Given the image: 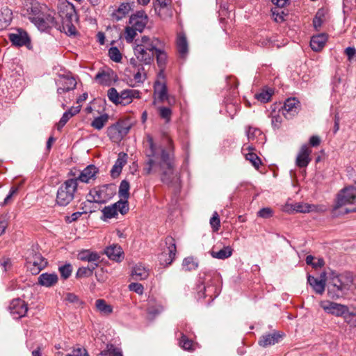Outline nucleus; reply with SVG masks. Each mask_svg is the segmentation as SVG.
<instances>
[{"instance_id": "obj_11", "label": "nucleus", "mask_w": 356, "mask_h": 356, "mask_svg": "<svg viewBox=\"0 0 356 356\" xmlns=\"http://www.w3.org/2000/svg\"><path fill=\"white\" fill-rule=\"evenodd\" d=\"M166 250L159 255V261L161 265L168 266L170 265L175 258L177 252V246L175 240L170 236H168L165 239Z\"/></svg>"}, {"instance_id": "obj_35", "label": "nucleus", "mask_w": 356, "mask_h": 356, "mask_svg": "<svg viewBox=\"0 0 356 356\" xmlns=\"http://www.w3.org/2000/svg\"><path fill=\"white\" fill-rule=\"evenodd\" d=\"M12 11L8 8L0 10V29L7 27L12 21Z\"/></svg>"}, {"instance_id": "obj_17", "label": "nucleus", "mask_w": 356, "mask_h": 356, "mask_svg": "<svg viewBox=\"0 0 356 356\" xmlns=\"http://www.w3.org/2000/svg\"><path fill=\"white\" fill-rule=\"evenodd\" d=\"M284 336V332L274 330L272 333L261 335L259 339L258 343L259 346L266 348L280 343Z\"/></svg>"}, {"instance_id": "obj_24", "label": "nucleus", "mask_w": 356, "mask_h": 356, "mask_svg": "<svg viewBox=\"0 0 356 356\" xmlns=\"http://www.w3.org/2000/svg\"><path fill=\"white\" fill-rule=\"evenodd\" d=\"M321 279L318 280L312 275L307 276V282L309 285L313 288L314 291L318 294H323L325 288V273L321 275Z\"/></svg>"}, {"instance_id": "obj_57", "label": "nucleus", "mask_w": 356, "mask_h": 356, "mask_svg": "<svg viewBox=\"0 0 356 356\" xmlns=\"http://www.w3.org/2000/svg\"><path fill=\"white\" fill-rule=\"evenodd\" d=\"M136 31H138V29H135L134 27L131 26L126 27V40L127 42H131L134 39L137 35Z\"/></svg>"}, {"instance_id": "obj_15", "label": "nucleus", "mask_w": 356, "mask_h": 356, "mask_svg": "<svg viewBox=\"0 0 356 356\" xmlns=\"http://www.w3.org/2000/svg\"><path fill=\"white\" fill-rule=\"evenodd\" d=\"M300 110V102L296 98L287 99L284 106L279 110L285 118L289 120L296 115Z\"/></svg>"}, {"instance_id": "obj_50", "label": "nucleus", "mask_w": 356, "mask_h": 356, "mask_svg": "<svg viewBox=\"0 0 356 356\" xmlns=\"http://www.w3.org/2000/svg\"><path fill=\"white\" fill-rule=\"evenodd\" d=\"M245 159L248 160L256 169H259L261 164V159L254 152L247 153L245 154Z\"/></svg>"}, {"instance_id": "obj_20", "label": "nucleus", "mask_w": 356, "mask_h": 356, "mask_svg": "<svg viewBox=\"0 0 356 356\" xmlns=\"http://www.w3.org/2000/svg\"><path fill=\"white\" fill-rule=\"evenodd\" d=\"M56 84L58 86V93L62 94L74 90L76 86V81L72 76L63 75L59 76L56 81Z\"/></svg>"}, {"instance_id": "obj_39", "label": "nucleus", "mask_w": 356, "mask_h": 356, "mask_svg": "<svg viewBox=\"0 0 356 356\" xmlns=\"http://www.w3.org/2000/svg\"><path fill=\"white\" fill-rule=\"evenodd\" d=\"M232 252L233 250L230 246H226L219 251L212 250L211 252V254L213 258L218 259H225L232 256Z\"/></svg>"}, {"instance_id": "obj_53", "label": "nucleus", "mask_w": 356, "mask_h": 356, "mask_svg": "<svg viewBox=\"0 0 356 356\" xmlns=\"http://www.w3.org/2000/svg\"><path fill=\"white\" fill-rule=\"evenodd\" d=\"M117 211H119L121 214L124 215L129 211V204L127 200H120L115 202Z\"/></svg>"}, {"instance_id": "obj_26", "label": "nucleus", "mask_w": 356, "mask_h": 356, "mask_svg": "<svg viewBox=\"0 0 356 356\" xmlns=\"http://www.w3.org/2000/svg\"><path fill=\"white\" fill-rule=\"evenodd\" d=\"M90 113L92 114L93 120L90 122V126L95 129L98 131L102 130L108 122L109 115L106 113H101L98 115H95L92 112V108L90 107Z\"/></svg>"}, {"instance_id": "obj_47", "label": "nucleus", "mask_w": 356, "mask_h": 356, "mask_svg": "<svg viewBox=\"0 0 356 356\" xmlns=\"http://www.w3.org/2000/svg\"><path fill=\"white\" fill-rule=\"evenodd\" d=\"M72 266L70 264H65L58 267V271L63 279L67 280L69 278L72 273Z\"/></svg>"}, {"instance_id": "obj_9", "label": "nucleus", "mask_w": 356, "mask_h": 356, "mask_svg": "<svg viewBox=\"0 0 356 356\" xmlns=\"http://www.w3.org/2000/svg\"><path fill=\"white\" fill-rule=\"evenodd\" d=\"M129 129L130 127L127 122L118 120L108 127L106 134L113 142L118 143L129 133Z\"/></svg>"}, {"instance_id": "obj_38", "label": "nucleus", "mask_w": 356, "mask_h": 356, "mask_svg": "<svg viewBox=\"0 0 356 356\" xmlns=\"http://www.w3.org/2000/svg\"><path fill=\"white\" fill-rule=\"evenodd\" d=\"M97 356H123L121 350L113 344L108 343L106 349L99 353Z\"/></svg>"}, {"instance_id": "obj_37", "label": "nucleus", "mask_w": 356, "mask_h": 356, "mask_svg": "<svg viewBox=\"0 0 356 356\" xmlns=\"http://www.w3.org/2000/svg\"><path fill=\"white\" fill-rule=\"evenodd\" d=\"M162 42L157 38H153L150 42L146 44H137L136 46H141L144 49L154 53L157 49L162 47Z\"/></svg>"}, {"instance_id": "obj_49", "label": "nucleus", "mask_w": 356, "mask_h": 356, "mask_svg": "<svg viewBox=\"0 0 356 356\" xmlns=\"http://www.w3.org/2000/svg\"><path fill=\"white\" fill-rule=\"evenodd\" d=\"M102 213L106 218H112L118 215L116 204H113L111 206L105 207L102 209Z\"/></svg>"}, {"instance_id": "obj_59", "label": "nucleus", "mask_w": 356, "mask_h": 356, "mask_svg": "<svg viewBox=\"0 0 356 356\" xmlns=\"http://www.w3.org/2000/svg\"><path fill=\"white\" fill-rule=\"evenodd\" d=\"M273 211L272 209L269 207H265L261 209H260L258 213L257 216L259 217L263 218H269L273 216Z\"/></svg>"}, {"instance_id": "obj_60", "label": "nucleus", "mask_w": 356, "mask_h": 356, "mask_svg": "<svg viewBox=\"0 0 356 356\" xmlns=\"http://www.w3.org/2000/svg\"><path fill=\"white\" fill-rule=\"evenodd\" d=\"M129 289L130 291H134L139 295L143 293L144 287L140 283L133 282L129 285Z\"/></svg>"}, {"instance_id": "obj_62", "label": "nucleus", "mask_w": 356, "mask_h": 356, "mask_svg": "<svg viewBox=\"0 0 356 356\" xmlns=\"http://www.w3.org/2000/svg\"><path fill=\"white\" fill-rule=\"evenodd\" d=\"M171 1L172 0H156L154 3L155 11H157L158 8L159 7H161V8H166V6L171 3Z\"/></svg>"}, {"instance_id": "obj_32", "label": "nucleus", "mask_w": 356, "mask_h": 356, "mask_svg": "<svg viewBox=\"0 0 356 356\" xmlns=\"http://www.w3.org/2000/svg\"><path fill=\"white\" fill-rule=\"evenodd\" d=\"M158 67L160 69V74L163 73L168 60L166 52L160 47L154 53Z\"/></svg>"}, {"instance_id": "obj_42", "label": "nucleus", "mask_w": 356, "mask_h": 356, "mask_svg": "<svg viewBox=\"0 0 356 356\" xmlns=\"http://www.w3.org/2000/svg\"><path fill=\"white\" fill-rule=\"evenodd\" d=\"M316 206L307 204L302 203H296L293 205H291V208L293 211L300 213H307L316 210Z\"/></svg>"}, {"instance_id": "obj_44", "label": "nucleus", "mask_w": 356, "mask_h": 356, "mask_svg": "<svg viewBox=\"0 0 356 356\" xmlns=\"http://www.w3.org/2000/svg\"><path fill=\"white\" fill-rule=\"evenodd\" d=\"M273 94L271 89L262 90L261 92L254 95L255 99L261 102L266 103L270 100V98Z\"/></svg>"}, {"instance_id": "obj_29", "label": "nucleus", "mask_w": 356, "mask_h": 356, "mask_svg": "<svg viewBox=\"0 0 356 356\" xmlns=\"http://www.w3.org/2000/svg\"><path fill=\"white\" fill-rule=\"evenodd\" d=\"M58 280L57 274L44 273L38 277V284L46 287L54 286Z\"/></svg>"}, {"instance_id": "obj_64", "label": "nucleus", "mask_w": 356, "mask_h": 356, "mask_svg": "<svg viewBox=\"0 0 356 356\" xmlns=\"http://www.w3.org/2000/svg\"><path fill=\"white\" fill-rule=\"evenodd\" d=\"M71 353L72 356H88L87 350L83 348H74Z\"/></svg>"}, {"instance_id": "obj_40", "label": "nucleus", "mask_w": 356, "mask_h": 356, "mask_svg": "<svg viewBox=\"0 0 356 356\" xmlns=\"http://www.w3.org/2000/svg\"><path fill=\"white\" fill-rule=\"evenodd\" d=\"M248 139L250 142H257L259 138H263V134L259 129L249 127L246 131Z\"/></svg>"}, {"instance_id": "obj_54", "label": "nucleus", "mask_w": 356, "mask_h": 356, "mask_svg": "<svg viewBox=\"0 0 356 356\" xmlns=\"http://www.w3.org/2000/svg\"><path fill=\"white\" fill-rule=\"evenodd\" d=\"M210 225L213 232H218L220 226V220L219 215L216 211L213 214V216L210 219Z\"/></svg>"}, {"instance_id": "obj_19", "label": "nucleus", "mask_w": 356, "mask_h": 356, "mask_svg": "<svg viewBox=\"0 0 356 356\" xmlns=\"http://www.w3.org/2000/svg\"><path fill=\"white\" fill-rule=\"evenodd\" d=\"M108 186L104 185L95 187L90 191V195L93 198V202L99 204H104L111 198L113 193L108 192Z\"/></svg>"}, {"instance_id": "obj_46", "label": "nucleus", "mask_w": 356, "mask_h": 356, "mask_svg": "<svg viewBox=\"0 0 356 356\" xmlns=\"http://www.w3.org/2000/svg\"><path fill=\"white\" fill-rule=\"evenodd\" d=\"M325 19V12L323 9H318L313 19V25L315 29L318 30L323 24Z\"/></svg>"}, {"instance_id": "obj_34", "label": "nucleus", "mask_w": 356, "mask_h": 356, "mask_svg": "<svg viewBox=\"0 0 356 356\" xmlns=\"http://www.w3.org/2000/svg\"><path fill=\"white\" fill-rule=\"evenodd\" d=\"M154 93L158 95L159 102L163 103L164 98L168 94V88L165 83L156 81L154 85Z\"/></svg>"}, {"instance_id": "obj_18", "label": "nucleus", "mask_w": 356, "mask_h": 356, "mask_svg": "<svg viewBox=\"0 0 356 356\" xmlns=\"http://www.w3.org/2000/svg\"><path fill=\"white\" fill-rule=\"evenodd\" d=\"M148 22V16L143 10H138L129 17V24L141 33Z\"/></svg>"}, {"instance_id": "obj_41", "label": "nucleus", "mask_w": 356, "mask_h": 356, "mask_svg": "<svg viewBox=\"0 0 356 356\" xmlns=\"http://www.w3.org/2000/svg\"><path fill=\"white\" fill-rule=\"evenodd\" d=\"M129 189H130L129 182L126 179L122 180L119 186V191H118L119 196L124 200H128L130 196Z\"/></svg>"}, {"instance_id": "obj_16", "label": "nucleus", "mask_w": 356, "mask_h": 356, "mask_svg": "<svg viewBox=\"0 0 356 356\" xmlns=\"http://www.w3.org/2000/svg\"><path fill=\"white\" fill-rule=\"evenodd\" d=\"M8 37L15 46H26L29 47L31 44V39L27 32L22 29H17L14 33H9Z\"/></svg>"}, {"instance_id": "obj_7", "label": "nucleus", "mask_w": 356, "mask_h": 356, "mask_svg": "<svg viewBox=\"0 0 356 356\" xmlns=\"http://www.w3.org/2000/svg\"><path fill=\"white\" fill-rule=\"evenodd\" d=\"M77 184L76 179H68L60 186L56 194V203L59 206L65 207L69 204L74 197Z\"/></svg>"}, {"instance_id": "obj_6", "label": "nucleus", "mask_w": 356, "mask_h": 356, "mask_svg": "<svg viewBox=\"0 0 356 356\" xmlns=\"http://www.w3.org/2000/svg\"><path fill=\"white\" fill-rule=\"evenodd\" d=\"M199 282L197 286L198 299L209 296L210 300H213L218 296V292L213 284V276L211 273H204L203 275L200 274Z\"/></svg>"}, {"instance_id": "obj_10", "label": "nucleus", "mask_w": 356, "mask_h": 356, "mask_svg": "<svg viewBox=\"0 0 356 356\" xmlns=\"http://www.w3.org/2000/svg\"><path fill=\"white\" fill-rule=\"evenodd\" d=\"M47 265V260L40 253L31 251L26 258V267L33 275H38Z\"/></svg>"}, {"instance_id": "obj_61", "label": "nucleus", "mask_w": 356, "mask_h": 356, "mask_svg": "<svg viewBox=\"0 0 356 356\" xmlns=\"http://www.w3.org/2000/svg\"><path fill=\"white\" fill-rule=\"evenodd\" d=\"M17 191H18L17 187H15V186L12 187L10 190L9 194L4 199V201H3V204H1V206L8 204L11 202L12 197L14 195H15L17 193Z\"/></svg>"}, {"instance_id": "obj_2", "label": "nucleus", "mask_w": 356, "mask_h": 356, "mask_svg": "<svg viewBox=\"0 0 356 356\" xmlns=\"http://www.w3.org/2000/svg\"><path fill=\"white\" fill-rule=\"evenodd\" d=\"M22 12V15L42 31H47L57 26L54 10L36 0L26 1Z\"/></svg>"}, {"instance_id": "obj_21", "label": "nucleus", "mask_w": 356, "mask_h": 356, "mask_svg": "<svg viewBox=\"0 0 356 356\" xmlns=\"http://www.w3.org/2000/svg\"><path fill=\"white\" fill-rule=\"evenodd\" d=\"M312 149L307 145H302L298 153L296 165L299 168H306L312 161Z\"/></svg>"}, {"instance_id": "obj_3", "label": "nucleus", "mask_w": 356, "mask_h": 356, "mask_svg": "<svg viewBox=\"0 0 356 356\" xmlns=\"http://www.w3.org/2000/svg\"><path fill=\"white\" fill-rule=\"evenodd\" d=\"M58 14L60 18L61 24L57 23L55 28L67 35H75L76 31L74 22L77 20V17L74 5L67 0H59Z\"/></svg>"}, {"instance_id": "obj_56", "label": "nucleus", "mask_w": 356, "mask_h": 356, "mask_svg": "<svg viewBox=\"0 0 356 356\" xmlns=\"http://www.w3.org/2000/svg\"><path fill=\"white\" fill-rule=\"evenodd\" d=\"M343 318L351 326H356V314L350 312L349 309L347 310V314H345Z\"/></svg>"}, {"instance_id": "obj_8", "label": "nucleus", "mask_w": 356, "mask_h": 356, "mask_svg": "<svg viewBox=\"0 0 356 356\" xmlns=\"http://www.w3.org/2000/svg\"><path fill=\"white\" fill-rule=\"evenodd\" d=\"M356 202V187L350 186L341 189L337 194L332 211L346 204H353Z\"/></svg>"}, {"instance_id": "obj_27", "label": "nucleus", "mask_w": 356, "mask_h": 356, "mask_svg": "<svg viewBox=\"0 0 356 356\" xmlns=\"http://www.w3.org/2000/svg\"><path fill=\"white\" fill-rule=\"evenodd\" d=\"M127 162V154L124 152H120L118 157L111 170V176L113 178H117L121 173L123 167Z\"/></svg>"}, {"instance_id": "obj_25", "label": "nucleus", "mask_w": 356, "mask_h": 356, "mask_svg": "<svg viewBox=\"0 0 356 356\" xmlns=\"http://www.w3.org/2000/svg\"><path fill=\"white\" fill-rule=\"evenodd\" d=\"M104 252L113 261L121 262L124 259V252L119 245L107 247Z\"/></svg>"}, {"instance_id": "obj_12", "label": "nucleus", "mask_w": 356, "mask_h": 356, "mask_svg": "<svg viewBox=\"0 0 356 356\" xmlns=\"http://www.w3.org/2000/svg\"><path fill=\"white\" fill-rule=\"evenodd\" d=\"M320 306L327 314L334 315L338 317H343L347 314L348 307L344 305L331 302L329 300H323L320 302Z\"/></svg>"}, {"instance_id": "obj_52", "label": "nucleus", "mask_w": 356, "mask_h": 356, "mask_svg": "<svg viewBox=\"0 0 356 356\" xmlns=\"http://www.w3.org/2000/svg\"><path fill=\"white\" fill-rule=\"evenodd\" d=\"M108 56L112 60L116 63H119L122 60V54L116 47H113L109 49Z\"/></svg>"}, {"instance_id": "obj_48", "label": "nucleus", "mask_w": 356, "mask_h": 356, "mask_svg": "<svg viewBox=\"0 0 356 356\" xmlns=\"http://www.w3.org/2000/svg\"><path fill=\"white\" fill-rule=\"evenodd\" d=\"M159 115L161 118L165 120V122H169L172 114V110L169 107L160 106L158 108Z\"/></svg>"}, {"instance_id": "obj_22", "label": "nucleus", "mask_w": 356, "mask_h": 356, "mask_svg": "<svg viewBox=\"0 0 356 356\" xmlns=\"http://www.w3.org/2000/svg\"><path fill=\"white\" fill-rule=\"evenodd\" d=\"M133 6L134 3H122L119 7L114 10L113 12L111 14V19L115 22H118L122 19L133 9Z\"/></svg>"}, {"instance_id": "obj_13", "label": "nucleus", "mask_w": 356, "mask_h": 356, "mask_svg": "<svg viewBox=\"0 0 356 356\" xmlns=\"http://www.w3.org/2000/svg\"><path fill=\"white\" fill-rule=\"evenodd\" d=\"M8 310L14 318L19 319L27 313L28 305L24 300L15 298L10 302Z\"/></svg>"}, {"instance_id": "obj_63", "label": "nucleus", "mask_w": 356, "mask_h": 356, "mask_svg": "<svg viewBox=\"0 0 356 356\" xmlns=\"http://www.w3.org/2000/svg\"><path fill=\"white\" fill-rule=\"evenodd\" d=\"M95 275L99 282H104L106 278V275L102 268H99L97 267H95Z\"/></svg>"}, {"instance_id": "obj_5", "label": "nucleus", "mask_w": 356, "mask_h": 356, "mask_svg": "<svg viewBox=\"0 0 356 356\" xmlns=\"http://www.w3.org/2000/svg\"><path fill=\"white\" fill-rule=\"evenodd\" d=\"M107 97L115 105L126 106L131 104L135 98H140V92L134 89L123 90L118 92L115 88H110L107 91Z\"/></svg>"}, {"instance_id": "obj_31", "label": "nucleus", "mask_w": 356, "mask_h": 356, "mask_svg": "<svg viewBox=\"0 0 356 356\" xmlns=\"http://www.w3.org/2000/svg\"><path fill=\"white\" fill-rule=\"evenodd\" d=\"M95 309L103 316H109L113 312V307L104 299H98L95 302Z\"/></svg>"}, {"instance_id": "obj_33", "label": "nucleus", "mask_w": 356, "mask_h": 356, "mask_svg": "<svg viewBox=\"0 0 356 356\" xmlns=\"http://www.w3.org/2000/svg\"><path fill=\"white\" fill-rule=\"evenodd\" d=\"M177 49L181 57H185L188 51V42L184 34L179 33L177 39Z\"/></svg>"}, {"instance_id": "obj_36", "label": "nucleus", "mask_w": 356, "mask_h": 356, "mask_svg": "<svg viewBox=\"0 0 356 356\" xmlns=\"http://www.w3.org/2000/svg\"><path fill=\"white\" fill-rule=\"evenodd\" d=\"M70 174L75 177L74 179H76V184L78 181L83 183L89 182V165H87L82 171L75 170V172H73L71 170Z\"/></svg>"}, {"instance_id": "obj_28", "label": "nucleus", "mask_w": 356, "mask_h": 356, "mask_svg": "<svg viewBox=\"0 0 356 356\" xmlns=\"http://www.w3.org/2000/svg\"><path fill=\"white\" fill-rule=\"evenodd\" d=\"M327 40V35L325 33H320L312 37L310 40V47L314 51H320L323 49Z\"/></svg>"}, {"instance_id": "obj_51", "label": "nucleus", "mask_w": 356, "mask_h": 356, "mask_svg": "<svg viewBox=\"0 0 356 356\" xmlns=\"http://www.w3.org/2000/svg\"><path fill=\"white\" fill-rule=\"evenodd\" d=\"M156 12L157 13L158 15L163 20L171 18L172 16V10L169 7V6H167L166 8H161V7H159Z\"/></svg>"}, {"instance_id": "obj_43", "label": "nucleus", "mask_w": 356, "mask_h": 356, "mask_svg": "<svg viewBox=\"0 0 356 356\" xmlns=\"http://www.w3.org/2000/svg\"><path fill=\"white\" fill-rule=\"evenodd\" d=\"M182 266L185 270L192 271L197 268L198 262L193 257H188L184 259Z\"/></svg>"}, {"instance_id": "obj_23", "label": "nucleus", "mask_w": 356, "mask_h": 356, "mask_svg": "<svg viewBox=\"0 0 356 356\" xmlns=\"http://www.w3.org/2000/svg\"><path fill=\"white\" fill-rule=\"evenodd\" d=\"M134 56H137V59H139L142 65H151L154 60V54L149 52L141 46H136L134 49Z\"/></svg>"}, {"instance_id": "obj_4", "label": "nucleus", "mask_w": 356, "mask_h": 356, "mask_svg": "<svg viewBox=\"0 0 356 356\" xmlns=\"http://www.w3.org/2000/svg\"><path fill=\"white\" fill-rule=\"evenodd\" d=\"M327 285V296L332 299H338L343 297L350 289L353 282V275L349 272L341 274L332 273Z\"/></svg>"}, {"instance_id": "obj_45", "label": "nucleus", "mask_w": 356, "mask_h": 356, "mask_svg": "<svg viewBox=\"0 0 356 356\" xmlns=\"http://www.w3.org/2000/svg\"><path fill=\"white\" fill-rule=\"evenodd\" d=\"M179 344L184 350H193V341L191 339H188V337L184 333L181 334Z\"/></svg>"}, {"instance_id": "obj_1", "label": "nucleus", "mask_w": 356, "mask_h": 356, "mask_svg": "<svg viewBox=\"0 0 356 356\" xmlns=\"http://www.w3.org/2000/svg\"><path fill=\"white\" fill-rule=\"evenodd\" d=\"M148 142L149 148L146 151L148 160L143 167V173L146 175L159 173L161 181L165 184L170 185L174 179L175 169L172 141L170 138L167 139L168 148L161 149L160 154L156 153L153 139L149 138Z\"/></svg>"}, {"instance_id": "obj_14", "label": "nucleus", "mask_w": 356, "mask_h": 356, "mask_svg": "<svg viewBox=\"0 0 356 356\" xmlns=\"http://www.w3.org/2000/svg\"><path fill=\"white\" fill-rule=\"evenodd\" d=\"M118 79L116 73L111 68L99 71L95 76V81L102 86H110Z\"/></svg>"}, {"instance_id": "obj_30", "label": "nucleus", "mask_w": 356, "mask_h": 356, "mask_svg": "<svg viewBox=\"0 0 356 356\" xmlns=\"http://www.w3.org/2000/svg\"><path fill=\"white\" fill-rule=\"evenodd\" d=\"M131 276L135 280H143L148 277L149 270L142 264H138L133 268Z\"/></svg>"}, {"instance_id": "obj_55", "label": "nucleus", "mask_w": 356, "mask_h": 356, "mask_svg": "<svg viewBox=\"0 0 356 356\" xmlns=\"http://www.w3.org/2000/svg\"><path fill=\"white\" fill-rule=\"evenodd\" d=\"M100 261V256L97 252H90V276L93 275L95 267H97V263Z\"/></svg>"}, {"instance_id": "obj_58", "label": "nucleus", "mask_w": 356, "mask_h": 356, "mask_svg": "<svg viewBox=\"0 0 356 356\" xmlns=\"http://www.w3.org/2000/svg\"><path fill=\"white\" fill-rule=\"evenodd\" d=\"M72 118V115L70 113H67L66 111L63 113L61 117L60 121L56 124V128L58 131H60L61 129L66 124L68 120Z\"/></svg>"}]
</instances>
